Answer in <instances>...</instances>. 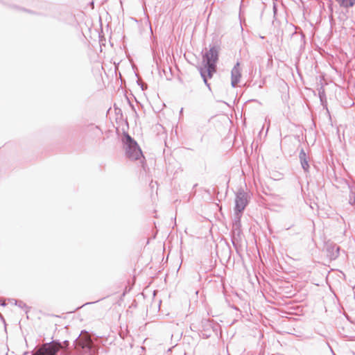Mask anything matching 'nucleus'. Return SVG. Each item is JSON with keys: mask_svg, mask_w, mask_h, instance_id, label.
Here are the masks:
<instances>
[{"mask_svg": "<svg viewBox=\"0 0 355 355\" xmlns=\"http://www.w3.org/2000/svg\"><path fill=\"white\" fill-rule=\"evenodd\" d=\"M341 7L350 8L355 5V0H335Z\"/></svg>", "mask_w": 355, "mask_h": 355, "instance_id": "6e6552de", "label": "nucleus"}, {"mask_svg": "<svg viewBox=\"0 0 355 355\" xmlns=\"http://www.w3.org/2000/svg\"><path fill=\"white\" fill-rule=\"evenodd\" d=\"M68 343H69V342H68L67 340H65V341L64 342V344H65L66 345H68Z\"/></svg>", "mask_w": 355, "mask_h": 355, "instance_id": "2eb2a0df", "label": "nucleus"}, {"mask_svg": "<svg viewBox=\"0 0 355 355\" xmlns=\"http://www.w3.org/2000/svg\"><path fill=\"white\" fill-rule=\"evenodd\" d=\"M76 347L78 350H80L82 355H94V349L92 347V343L89 340H83L78 338L76 340Z\"/></svg>", "mask_w": 355, "mask_h": 355, "instance_id": "39448f33", "label": "nucleus"}, {"mask_svg": "<svg viewBox=\"0 0 355 355\" xmlns=\"http://www.w3.org/2000/svg\"><path fill=\"white\" fill-rule=\"evenodd\" d=\"M15 305L24 310L26 313H27L29 310V307L21 300L15 301Z\"/></svg>", "mask_w": 355, "mask_h": 355, "instance_id": "9d476101", "label": "nucleus"}, {"mask_svg": "<svg viewBox=\"0 0 355 355\" xmlns=\"http://www.w3.org/2000/svg\"><path fill=\"white\" fill-rule=\"evenodd\" d=\"M125 156L130 160H142L144 159L142 151L137 143L128 135L123 137Z\"/></svg>", "mask_w": 355, "mask_h": 355, "instance_id": "f03ea898", "label": "nucleus"}, {"mask_svg": "<svg viewBox=\"0 0 355 355\" xmlns=\"http://www.w3.org/2000/svg\"><path fill=\"white\" fill-rule=\"evenodd\" d=\"M248 203V195L243 190H239L235 198V213L241 214Z\"/></svg>", "mask_w": 355, "mask_h": 355, "instance_id": "20e7f679", "label": "nucleus"}, {"mask_svg": "<svg viewBox=\"0 0 355 355\" xmlns=\"http://www.w3.org/2000/svg\"><path fill=\"white\" fill-rule=\"evenodd\" d=\"M239 65V62H237L231 71V84L233 87H235L241 80V73Z\"/></svg>", "mask_w": 355, "mask_h": 355, "instance_id": "423d86ee", "label": "nucleus"}, {"mask_svg": "<svg viewBox=\"0 0 355 355\" xmlns=\"http://www.w3.org/2000/svg\"><path fill=\"white\" fill-rule=\"evenodd\" d=\"M241 214L234 213V219L232 223V232L234 235L239 236L241 233Z\"/></svg>", "mask_w": 355, "mask_h": 355, "instance_id": "0eeeda50", "label": "nucleus"}, {"mask_svg": "<svg viewBox=\"0 0 355 355\" xmlns=\"http://www.w3.org/2000/svg\"><path fill=\"white\" fill-rule=\"evenodd\" d=\"M15 301H17V300L15 299H9L8 300V302L11 304H14L15 305Z\"/></svg>", "mask_w": 355, "mask_h": 355, "instance_id": "4468645a", "label": "nucleus"}, {"mask_svg": "<svg viewBox=\"0 0 355 355\" xmlns=\"http://www.w3.org/2000/svg\"><path fill=\"white\" fill-rule=\"evenodd\" d=\"M218 60V48L216 46H211L209 50H206L202 55L203 67H200L199 71L205 84L209 89L211 88L207 82V77L211 78L213 74L216 71V63Z\"/></svg>", "mask_w": 355, "mask_h": 355, "instance_id": "f257e3e1", "label": "nucleus"}, {"mask_svg": "<svg viewBox=\"0 0 355 355\" xmlns=\"http://www.w3.org/2000/svg\"><path fill=\"white\" fill-rule=\"evenodd\" d=\"M2 306H6V303L5 302H3L2 304H1Z\"/></svg>", "mask_w": 355, "mask_h": 355, "instance_id": "dca6fc26", "label": "nucleus"}, {"mask_svg": "<svg viewBox=\"0 0 355 355\" xmlns=\"http://www.w3.org/2000/svg\"><path fill=\"white\" fill-rule=\"evenodd\" d=\"M299 158H300V161H302L303 159H308L307 155L304 149H301V150L300 152V155H299Z\"/></svg>", "mask_w": 355, "mask_h": 355, "instance_id": "f8f14e48", "label": "nucleus"}, {"mask_svg": "<svg viewBox=\"0 0 355 355\" xmlns=\"http://www.w3.org/2000/svg\"><path fill=\"white\" fill-rule=\"evenodd\" d=\"M330 249L332 250V253L329 254V257L331 259H335L336 257H338L339 254V250L340 248L336 245H333L332 247L328 248V251H330Z\"/></svg>", "mask_w": 355, "mask_h": 355, "instance_id": "1a4fd4ad", "label": "nucleus"}, {"mask_svg": "<svg viewBox=\"0 0 355 355\" xmlns=\"http://www.w3.org/2000/svg\"><path fill=\"white\" fill-rule=\"evenodd\" d=\"M300 163H301L302 167L304 169V171L305 172H308L309 169V164L308 159H303L302 161H300Z\"/></svg>", "mask_w": 355, "mask_h": 355, "instance_id": "9b49d317", "label": "nucleus"}, {"mask_svg": "<svg viewBox=\"0 0 355 355\" xmlns=\"http://www.w3.org/2000/svg\"><path fill=\"white\" fill-rule=\"evenodd\" d=\"M63 345L58 340L42 344L33 355H56L62 349Z\"/></svg>", "mask_w": 355, "mask_h": 355, "instance_id": "7ed1b4c3", "label": "nucleus"}, {"mask_svg": "<svg viewBox=\"0 0 355 355\" xmlns=\"http://www.w3.org/2000/svg\"><path fill=\"white\" fill-rule=\"evenodd\" d=\"M349 203L351 205H355V196H354L353 198H350L349 200Z\"/></svg>", "mask_w": 355, "mask_h": 355, "instance_id": "ddd939ff", "label": "nucleus"}]
</instances>
